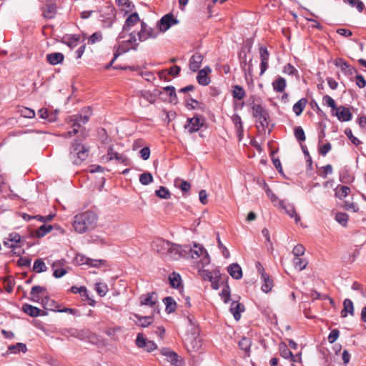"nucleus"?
<instances>
[{"label": "nucleus", "instance_id": "obj_55", "mask_svg": "<svg viewBox=\"0 0 366 366\" xmlns=\"http://www.w3.org/2000/svg\"><path fill=\"white\" fill-rule=\"evenodd\" d=\"M128 51V48H122V46H118L117 49H116V51L114 54V57L113 59H112V61H110L109 64H108L105 68L106 69H109L112 64L114 62V61L117 59V58L121 55L122 54H124L125 52H127Z\"/></svg>", "mask_w": 366, "mask_h": 366}, {"label": "nucleus", "instance_id": "obj_3", "mask_svg": "<svg viewBox=\"0 0 366 366\" xmlns=\"http://www.w3.org/2000/svg\"><path fill=\"white\" fill-rule=\"evenodd\" d=\"M184 252L186 253V258L197 260L198 264L202 267H205L210 263L209 254L202 245L194 244L193 247L185 245Z\"/></svg>", "mask_w": 366, "mask_h": 366}, {"label": "nucleus", "instance_id": "obj_59", "mask_svg": "<svg viewBox=\"0 0 366 366\" xmlns=\"http://www.w3.org/2000/svg\"><path fill=\"white\" fill-rule=\"evenodd\" d=\"M96 290L101 297H104L108 292V287L106 284L98 282L96 283Z\"/></svg>", "mask_w": 366, "mask_h": 366}, {"label": "nucleus", "instance_id": "obj_16", "mask_svg": "<svg viewBox=\"0 0 366 366\" xmlns=\"http://www.w3.org/2000/svg\"><path fill=\"white\" fill-rule=\"evenodd\" d=\"M161 354L166 357L167 360L171 363V366H183L182 362L179 359L178 355L169 348L162 349Z\"/></svg>", "mask_w": 366, "mask_h": 366}, {"label": "nucleus", "instance_id": "obj_46", "mask_svg": "<svg viewBox=\"0 0 366 366\" xmlns=\"http://www.w3.org/2000/svg\"><path fill=\"white\" fill-rule=\"evenodd\" d=\"M280 355L285 359H290L292 362H295V357L292 352L287 348L285 344L280 345Z\"/></svg>", "mask_w": 366, "mask_h": 366}, {"label": "nucleus", "instance_id": "obj_35", "mask_svg": "<svg viewBox=\"0 0 366 366\" xmlns=\"http://www.w3.org/2000/svg\"><path fill=\"white\" fill-rule=\"evenodd\" d=\"M78 339L81 340H87L92 343L97 340V337L94 334L91 332L89 330H81L78 332Z\"/></svg>", "mask_w": 366, "mask_h": 366}, {"label": "nucleus", "instance_id": "obj_63", "mask_svg": "<svg viewBox=\"0 0 366 366\" xmlns=\"http://www.w3.org/2000/svg\"><path fill=\"white\" fill-rule=\"evenodd\" d=\"M343 208L348 211L352 210L354 212H357L359 211V207L356 203L347 201L344 202Z\"/></svg>", "mask_w": 366, "mask_h": 366}, {"label": "nucleus", "instance_id": "obj_64", "mask_svg": "<svg viewBox=\"0 0 366 366\" xmlns=\"http://www.w3.org/2000/svg\"><path fill=\"white\" fill-rule=\"evenodd\" d=\"M340 336V331L337 329H333L328 335V342L330 344L334 343Z\"/></svg>", "mask_w": 366, "mask_h": 366}, {"label": "nucleus", "instance_id": "obj_22", "mask_svg": "<svg viewBox=\"0 0 366 366\" xmlns=\"http://www.w3.org/2000/svg\"><path fill=\"white\" fill-rule=\"evenodd\" d=\"M335 64L346 75H352L355 72V69L342 58L337 59Z\"/></svg>", "mask_w": 366, "mask_h": 366}, {"label": "nucleus", "instance_id": "obj_29", "mask_svg": "<svg viewBox=\"0 0 366 366\" xmlns=\"http://www.w3.org/2000/svg\"><path fill=\"white\" fill-rule=\"evenodd\" d=\"M41 305L44 309L54 312H57L59 307V305H58L54 300L50 299L48 297H44L42 298Z\"/></svg>", "mask_w": 366, "mask_h": 366}, {"label": "nucleus", "instance_id": "obj_17", "mask_svg": "<svg viewBox=\"0 0 366 366\" xmlns=\"http://www.w3.org/2000/svg\"><path fill=\"white\" fill-rule=\"evenodd\" d=\"M162 94V92L158 89H154L153 92L141 90L137 92V97L143 98L150 104H154L157 97Z\"/></svg>", "mask_w": 366, "mask_h": 366}, {"label": "nucleus", "instance_id": "obj_48", "mask_svg": "<svg viewBox=\"0 0 366 366\" xmlns=\"http://www.w3.org/2000/svg\"><path fill=\"white\" fill-rule=\"evenodd\" d=\"M169 280L172 287L178 288L181 285L182 280L179 274L172 272L169 277Z\"/></svg>", "mask_w": 366, "mask_h": 366}, {"label": "nucleus", "instance_id": "obj_61", "mask_svg": "<svg viewBox=\"0 0 366 366\" xmlns=\"http://www.w3.org/2000/svg\"><path fill=\"white\" fill-rule=\"evenodd\" d=\"M305 248L301 244H297L296 246H295V247L292 249V254L295 256V257L302 256L305 254Z\"/></svg>", "mask_w": 366, "mask_h": 366}, {"label": "nucleus", "instance_id": "obj_21", "mask_svg": "<svg viewBox=\"0 0 366 366\" xmlns=\"http://www.w3.org/2000/svg\"><path fill=\"white\" fill-rule=\"evenodd\" d=\"M212 69L209 66H205L199 70L197 76V81L199 84L207 86L210 83V78L208 74L211 73Z\"/></svg>", "mask_w": 366, "mask_h": 366}, {"label": "nucleus", "instance_id": "obj_26", "mask_svg": "<svg viewBox=\"0 0 366 366\" xmlns=\"http://www.w3.org/2000/svg\"><path fill=\"white\" fill-rule=\"evenodd\" d=\"M227 272L235 280H239L242 277V268L237 263L231 264L227 268Z\"/></svg>", "mask_w": 366, "mask_h": 366}, {"label": "nucleus", "instance_id": "obj_62", "mask_svg": "<svg viewBox=\"0 0 366 366\" xmlns=\"http://www.w3.org/2000/svg\"><path fill=\"white\" fill-rule=\"evenodd\" d=\"M323 103L325 105L331 107L332 111H335L337 107L335 100L329 95H325L323 97Z\"/></svg>", "mask_w": 366, "mask_h": 366}, {"label": "nucleus", "instance_id": "obj_33", "mask_svg": "<svg viewBox=\"0 0 366 366\" xmlns=\"http://www.w3.org/2000/svg\"><path fill=\"white\" fill-rule=\"evenodd\" d=\"M347 314L354 315V305L350 299H345L343 302V309L341 311V316L346 317Z\"/></svg>", "mask_w": 366, "mask_h": 366}, {"label": "nucleus", "instance_id": "obj_51", "mask_svg": "<svg viewBox=\"0 0 366 366\" xmlns=\"http://www.w3.org/2000/svg\"><path fill=\"white\" fill-rule=\"evenodd\" d=\"M65 42L71 49H73L78 46L79 42V36H77V35L69 36L66 37Z\"/></svg>", "mask_w": 366, "mask_h": 366}, {"label": "nucleus", "instance_id": "obj_14", "mask_svg": "<svg viewBox=\"0 0 366 366\" xmlns=\"http://www.w3.org/2000/svg\"><path fill=\"white\" fill-rule=\"evenodd\" d=\"M136 345L139 348H144L147 352H152L157 348L154 342L147 340L142 333L137 335Z\"/></svg>", "mask_w": 366, "mask_h": 366}, {"label": "nucleus", "instance_id": "obj_27", "mask_svg": "<svg viewBox=\"0 0 366 366\" xmlns=\"http://www.w3.org/2000/svg\"><path fill=\"white\" fill-rule=\"evenodd\" d=\"M198 274L203 280L208 281L212 280L213 278L221 277L220 272L218 269H215L212 272L206 269H199Z\"/></svg>", "mask_w": 366, "mask_h": 366}, {"label": "nucleus", "instance_id": "obj_31", "mask_svg": "<svg viewBox=\"0 0 366 366\" xmlns=\"http://www.w3.org/2000/svg\"><path fill=\"white\" fill-rule=\"evenodd\" d=\"M64 55L60 52L51 53L46 55L47 61L51 65H56L61 63L64 60Z\"/></svg>", "mask_w": 366, "mask_h": 366}, {"label": "nucleus", "instance_id": "obj_36", "mask_svg": "<svg viewBox=\"0 0 366 366\" xmlns=\"http://www.w3.org/2000/svg\"><path fill=\"white\" fill-rule=\"evenodd\" d=\"M232 121L235 126L239 140H241L243 135V126L241 117L238 114H234L232 117Z\"/></svg>", "mask_w": 366, "mask_h": 366}, {"label": "nucleus", "instance_id": "obj_2", "mask_svg": "<svg viewBox=\"0 0 366 366\" xmlns=\"http://www.w3.org/2000/svg\"><path fill=\"white\" fill-rule=\"evenodd\" d=\"M89 147L82 144L81 141L74 139L70 145L69 158L72 164H81L89 155Z\"/></svg>", "mask_w": 366, "mask_h": 366}, {"label": "nucleus", "instance_id": "obj_19", "mask_svg": "<svg viewBox=\"0 0 366 366\" xmlns=\"http://www.w3.org/2000/svg\"><path fill=\"white\" fill-rule=\"evenodd\" d=\"M203 125L199 117H194L187 119V123L184 125V128L188 130L190 134L197 132Z\"/></svg>", "mask_w": 366, "mask_h": 366}, {"label": "nucleus", "instance_id": "obj_15", "mask_svg": "<svg viewBox=\"0 0 366 366\" xmlns=\"http://www.w3.org/2000/svg\"><path fill=\"white\" fill-rule=\"evenodd\" d=\"M170 242L163 239H157L152 242V249L159 254L166 257L169 249Z\"/></svg>", "mask_w": 366, "mask_h": 366}, {"label": "nucleus", "instance_id": "obj_58", "mask_svg": "<svg viewBox=\"0 0 366 366\" xmlns=\"http://www.w3.org/2000/svg\"><path fill=\"white\" fill-rule=\"evenodd\" d=\"M295 138L299 142H303L305 140V134L303 129L300 127H296L294 130Z\"/></svg>", "mask_w": 366, "mask_h": 366}, {"label": "nucleus", "instance_id": "obj_43", "mask_svg": "<svg viewBox=\"0 0 366 366\" xmlns=\"http://www.w3.org/2000/svg\"><path fill=\"white\" fill-rule=\"evenodd\" d=\"M232 94L234 99L241 100L245 97V91L242 86L234 85L232 86Z\"/></svg>", "mask_w": 366, "mask_h": 366}, {"label": "nucleus", "instance_id": "obj_18", "mask_svg": "<svg viewBox=\"0 0 366 366\" xmlns=\"http://www.w3.org/2000/svg\"><path fill=\"white\" fill-rule=\"evenodd\" d=\"M334 112V115H335L340 122H348L352 119V113L348 108L344 106L337 107Z\"/></svg>", "mask_w": 366, "mask_h": 366}, {"label": "nucleus", "instance_id": "obj_25", "mask_svg": "<svg viewBox=\"0 0 366 366\" xmlns=\"http://www.w3.org/2000/svg\"><path fill=\"white\" fill-rule=\"evenodd\" d=\"M139 21L140 19L137 12L130 14L125 21L123 26V31H125L129 30L132 26L136 25Z\"/></svg>", "mask_w": 366, "mask_h": 366}, {"label": "nucleus", "instance_id": "obj_47", "mask_svg": "<svg viewBox=\"0 0 366 366\" xmlns=\"http://www.w3.org/2000/svg\"><path fill=\"white\" fill-rule=\"evenodd\" d=\"M164 303L166 306V310L168 313H171L175 311L177 304L174 300L172 297H167L163 300Z\"/></svg>", "mask_w": 366, "mask_h": 366}, {"label": "nucleus", "instance_id": "obj_11", "mask_svg": "<svg viewBox=\"0 0 366 366\" xmlns=\"http://www.w3.org/2000/svg\"><path fill=\"white\" fill-rule=\"evenodd\" d=\"M178 21L174 17L172 14H167L164 15L158 21L157 26L159 31L164 32L168 30L172 25L177 24Z\"/></svg>", "mask_w": 366, "mask_h": 366}, {"label": "nucleus", "instance_id": "obj_37", "mask_svg": "<svg viewBox=\"0 0 366 366\" xmlns=\"http://www.w3.org/2000/svg\"><path fill=\"white\" fill-rule=\"evenodd\" d=\"M23 311L31 317H36L41 315V310L29 304H24Z\"/></svg>", "mask_w": 366, "mask_h": 366}, {"label": "nucleus", "instance_id": "obj_32", "mask_svg": "<svg viewBox=\"0 0 366 366\" xmlns=\"http://www.w3.org/2000/svg\"><path fill=\"white\" fill-rule=\"evenodd\" d=\"M20 240L21 236L19 234L11 233L4 243L6 247L13 248L17 246V244L20 242Z\"/></svg>", "mask_w": 366, "mask_h": 366}, {"label": "nucleus", "instance_id": "obj_24", "mask_svg": "<svg viewBox=\"0 0 366 366\" xmlns=\"http://www.w3.org/2000/svg\"><path fill=\"white\" fill-rule=\"evenodd\" d=\"M64 262L65 261L61 259L56 261L52 264L53 275L55 278H60L66 274L67 272L65 269L58 268L59 267L63 266Z\"/></svg>", "mask_w": 366, "mask_h": 366}, {"label": "nucleus", "instance_id": "obj_13", "mask_svg": "<svg viewBox=\"0 0 366 366\" xmlns=\"http://www.w3.org/2000/svg\"><path fill=\"white\" fill-rule=\"evenodd\" d=\"M140 303L142 305L149 306L152 308L154 312L159 313V310L157 307V295L154 292L147 293L140 297Z\"/></svg>", "mask_w": 366, "mask_h": 366}, {"label": "nucleus", "instance_id": "obj_5", "mask_svg": "<svg viewBox=\"0 0 366 366\" xmlns=\"http://www.w3.org/2000/svg\"><path fill=\"white\" fill-rule=\"evenodd\" d=\"M252 116L257 119L263 130L268 127V119L269 117L267 110L259 104H253L252 106Z\"/></svg>", "mask_w": 366, "mask_h": 366}, {"label": "nucleus", "instance_id": "obj_34", "mask_svg": "<svg viewBox=\"0 0 366 366\" xmlns=\"http://www.w3.org/2000/svg\"><path fill=\"white\" fill-rule=\"evenodd\" d=\"M287 86V82L285 78L282 76L277 77L272 82V87L274 92L281 93L284 92Z\"/></svg>", "mask_w": 366, "mask_h": 366}, {"label": "nucleus", "instance_id": "obj_4", "mask_svg": "<svg viewBox=\"0 0 366 366\" xmlns=\"http://www.w3.org/2000/svg\"><path fill=\"white\" fill-rule=\"evenodd\" d=\"M192 331L184 335L183 342L185 348L189 352L199 350L202 346L201 341L197 339L198 330L192 328Z\"/></svg>", "mask_w": 366, "mask_h": 366}, {"label": "nucleus", "instance_id": "obj_50", "mask_svg": "<svg viewBox=\"0 0 366 366\" xmlns=\"http://www.w3.org/2000/svg\"><path fill=\"white\" fill-rule=\"evenodd\" d=\"M47 267L41 259H37L34 261L33 270L37 273L46 271Z\"/></svg>", "mask_w": 366, "mask_h": 366}, {"label": "nucleus", "instance_id": "obj_41", "mask_svg": "<svg viewBox=\"0 0 366 366\" xmlns=\"http://www.w3.org/2000/svg\"><path fill=\"white\" fill-rule=\"evenodd\" d=\"M134 317L137 319L136 324L142 327H146L152 324L153 318L151 316H140L139 315H134Z\"/></svg>", "mask_w": 366, "mask_h": 366}, {"label": "nucleus", "instance_id": "obj_57", "mask_svg": "<svg viewBox=\"0 0 366 366\" xmlns=\"http://www.w3.org/2000/svg\"><path fill=\"white\" fill-rule=\"evenodd\" d=\"M348 218V215L343 212H337L335 216L336 221L343 226L347 224Z\"/></svg>", "mask_w": 366, "mask_h": 366}, {"label": "nucleus", "instance_id": "obj_39", "mask_svg": "<svg viewBox=\"0 0 366 366\" xmlns=\"http://www.w3.org/2000/svg\"><path fill=\"white\" fill-rule=\"evenodd\" d=\"M240 350H243L244 353L249 356L250 347L252 345V340L248 337H242L238 343Z\"/></svg>", "mask_w": 366, "mask_h": 366}, {"label": "nucleus", "instance_id": "obj_44", "mask_svg": "<svg viewBox=\"0 0 366 366\" xmlns=\"http://www.w3.org/2000/svg\"><path fill=\"white\" fill-rule=\"evenodd\" d=\"M293 264L295 268L298 269L299 271H302L305 269L308 264V261L305 258H302L301 257H296L293 259Z\"/></svg>", "mask_w": 366, "mask_h": 366}, {"label": "nucleus", "instance_id": "obj_45", "mask_svg": "<svg viewBox=\"0 0 366 366\" xmlns=\"http://www.w3.org/2000/svg\"><path fill=\"white\" fill-rule=\"evenodd\" d=\"M26 350L27 348L26 345L21 342H19L16 345H11L8 347V352L13 354H17L19 352L25 353Z\"/></svg>", "mask_w": 366, "mask_h": 366}, {"label": "nucleus", "instance_id": "obj_30", "mask_svg": "<svg viewBox=\"0 0 366 366\" xmlns=\"http://www.w3.org/2000/svg\"><path fill=\"white\" fill-rule=\"evenodd\" d=\"M281 207L285 209V212L290 217H295L296 223L300 221V217L296 214L295 209L292 204H285L283 202H280Z\"/></svg>", "mask_w": 366, "mask_h": 366}, {"label": "nucleus", "instance_id": "obj_40", "mask_svg": "<svg viewBox=\"0 0 366 366\" xmlns=\"http://www.w3.org/2000/svg\"><path fill=\"white\" fill-rule=\"evenodd\" d=\"M263 281V284L262 285V290L264 292H269L272 290L273 287V280L270 278L269 274H264L263 277H261Z\"/></svg>", "mask_w": 366, "mask_h": 366}, {"label": "nucleus", "instance_id": "obj_20", "mask_svg": "<svg viewBox=\"0 0 366 366\" xmlns=\"http://www.w3.org/2000/svg\"><path fill=\"white\" fill-rule=\"evenodd\" d=\"M259 57H260V75H262L268 69V62L269 54L266 47L261 46L259 48Z\"/></svg>", "mask_w": 366, "mask_h": 366}, {"label": "nucleus", "instance_id": "obj_53", "mask_svg": "<svg viewBox=\"0 0 366 366\" xmlns=\"http://www.w3.org/2000/svg\"><path fill=\"white\" fill-rule=\"evenodd\" d=\"M52 230V227L51 225L43 224L36 231V235L38 237H43L47 233L50 232Z\"/></svg>", "mask_w": 366, "mask_h": 366}, {"label": "nucleus", "instance_id": "obj_23", "mask_svg": "<svg viewBox=\"0 0 366 366\" xmlns=\"http://www.w3.org/2000/svg\"><path fill=\"white\" fill-rule=\"evenodd\" d=\"M203 56L200 53L193 54L189 60V69L192 71H197L201 66Z\"/></svg>", "mask_w": 366, "mask_h": 366}, {"label": "nucleus", "instance_id": "obj_54", "mask_svg": "<svg viewBox=\"0 0 366 366\" xmlns=\"http://www.w3.org/2000/svg\"><path fill=\"white\" fill-rule=\"evenodd\" d=\"M155 194L159 198L164 199H169L171 196L169 191L164 187H160L159 189L156 190Z\"/></svg>", "mask_w": 366, "mask_h": 366}, {"label": "nucleus", "instance_id": "obj_12", "mask_svg": "<svg viewBox=\"0 0 366 366\" xmlns=\"http://www.w3.org/2000/svg\"><path fill=\"white\" fill-rule=\"evenodd\" d=\"M123 38H124V36L121 34L118 37V40H120ZM139 42L140 41H139L137 34L136 35L134 32H132L129 34V39L122 41H119V43L121 44H119L118 46H122V48H128V51L132 49H137Z\"/></svg>", "mask_w": 366, "mask_h": 366}, {"label": "nucleus", "instance_id": "obj_9", "mask_svg": "<svg viewBox=\"0 0 366 366\" xmlns=\"http://www.w3.org/2000/svg\"><path fill=\"white\" fill-rule=\"evenodd\" d=\"M184 249L185 245L179 246L170 242L169 249L167 252L166 257L172 260H177L182 257L186 258V253L184 252Z\"/></svg>", "mask_w": 366, "mask_h": 366}, {"label": "nucleus", "instance_id": "obj_6", "mask_svg": "<svg viewBox=\"0 0 366 366\" xmlns=\"http://www.w3.org/2000/svg\"><path fill=\"white\" fill-rule=\"evenodd\" d=\"M66 122L72 124L73 129L61 134V137L65 138L71 137L75 135L78 132L79 128L85 124L88 121H84L83 114H77L69 117L66 119Z\"/></svg>", "mask_w": 366, "mask_h": 366}, {"label": "nucleus", "instance_id": "obj_38", "mask_svg": "<svg viewBox=\"0 0 366 366\" xmlns=\"http://www.w3.org/2000/svg\"><path fill=\"white\" fill-rule=\"evenodd\" d=\"M230 310L234 319L239 320L241 317V312L244 311V306L240 303L233 302Z\"/></svg>", "mask_w": 366, "mask_h": 366}, {"label": "nucleus", "instance_id": "obj_8", "mask_svg": "<svg viewBox=\"0 0 366 366\" xmlns=\"http://www.w3.org/2000/svg\"><path fill=\"white\" fill-rule=\"evenodd\" d=\"M114 159L126 166L129 164V161L126 155L118 153L114 151L113 147H109L107 155L102 157V160L109 162Z\"/></svg>", "mask_w": 366, "mask_h": 366}, {"label": "nucleus", "instance_id": "obj_52", "mask_svg": "<svg viewBox=\"0 0 366 366\" xmlns=\"http://www.w3.org/2000/svg\"><path fill=\"white\" fill-rule=\"evenodd\" d=\"M154 179L150 172H144L139 175V182L143 185H148L153 182Z\"/></svg>", "mask_w": 366, "mask_h": 366}, {"label": "nucleus", "instance_id": "obj_10", "mask_svg": "<svg viewBox=\"0 0 366 366\" xmlns=\"http://www.w3.org/2000/svg\"><path fill=\"white\" fill-rule=\"evenodd\" d=\"M74 261L78 265L86 264L94 267H99L105 264V261L103 259H90L80 254H76Z\"/></svg>", "mask_w": 366, "mask_h": 366}, {"label": "nucleus", "instance_id": "obj_42", "mask_svg": "<svg viewBox=\"0 0 366 366\" xmlns=\"http://www.w3.org/2000/svg\"><path fill=\"white\" fill-rule=\"evenodd\" d=\"M307 100L305 98H302L294 104L292 110L297 116H300L302 113L307 105Z\"/></svg>", "mask_w": 366, "mask_h": 366}, {"label": "nucleus", "instance_id": "obj_49", "mask_svg": "<svg viewBox=\"0 0 366 366\" xmlns=\"http://www.w3.org/2000/svg\"><path fill=\"white\" fill-rule=\"evenodd\" d=\"M350 192V187L347 186H338L336 189L335 196L341 199L346 197Z\"/></svg>", "mask_w": 366, "mask_h": 366}, {"label": "nucleus", "instance_id": "obj_1", "mask_svg": "<svg viewBox=\"0 0 366 366\" xmlns=\"http://www.w3.org/2000/svg\"><path fill=\"white\" fill-rule=\"evenodd\" d=\"M97 220V217L94 213L86 211L74 217L72 226L76 232L82 234L93 229Z\"/></svg>", "mask_w": 366, "mask_h": 366}, {"label": "nucleus", "instance_id": "obj_28", "mask_svg": "<svg viewBox=\"0 0 366 366\" xmlns=\"http://www.w3.org/2000/svg\"><path fill=\"white\" fill-rule=\"evenodd\" d=\"M57 11V7L55 3H49L46 5L43 9V15L46 19H52L55 16Z\"/></svg>", "mask_w": 366, "mask_h": 366}, {"label": "nucleus", "instance_id": "obj_56", "mask_svg": "<svg viewBox=\"0 0 366 366\" xmlns=\"http://www.w3.org/2000/svg\"><path fill=\"white\" fill-rule=\"evenodd\" d=\"M164 90L169 94L170 102L177 103V94L174 87L168 86L164 87Z\"/></svg>", "mask_w": 366, "mask_h": 366}, {"label": "nucleus", "instance_id": "obj_7", "mask_svg": "<svg viewBox=\"0 0 366 366\" xmlns=\"http://www.w3.org/2000/svg\"><path fill=\"white\" fill-rule=\"evenodd\" d=\"M159 34L156 29L149 27L144 22H141V29L137 32L139 41H144L149 39H155Z\"/></svg>", "mask_w": 366, "mask_h": 366}, {"label": "nucleus", "instance_id": "obj_60", "mask_svg": "<svg viewBox=\"0 0 366 366\" xmlns=\"http://www.w3.org/2000/svg\"><path fill=\"white\" fill-rule=\"evenodd\" d=\"M345 1L351 6H356L359 12H362L364 10L365 5L360 0H346Z\"/></svg>", "mask_w": 366, "mask_h": 366}]
</instances>
